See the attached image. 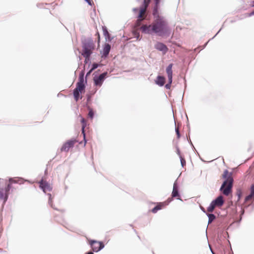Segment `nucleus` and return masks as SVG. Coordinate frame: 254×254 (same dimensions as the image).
<instances>
[{
	"label": "nucleus",
	"instance_id": "nucleus-14",
	"mask_svg": "<svg viewBox=\"0 0 254 254\" xmlns=\"http://www.w3.org/2000/svg\"><path fill=\"white\" fill-rule=\"evenodd\" d=\"M12 184V183L9 182V183L5 187V189H3L4 195L3 196V199H4V202L6 201L8 198L9 191L11 189Z\"/></svg>",
	"mask_w": 254,
	"mask_h": 254
},
{
	"label": "nucleus",
	"instance_id": "nucleus-10",
	"mask_svg": "<svg viewBox=\"0 0 254 254\" xmlns=\"http://www.w3.org/2000/svg\"><path fill=\"white\" fill-rule=\"evenodd\" d=\"M107 73V72H104L102 74H101L98 77H94V84L96 86H98L100 87L105 78Z\"/></svg>",
	"mask_w": 254,
	"mask_h": 254
},
{
	"label": "nucleus",
	"instance_id": "nucleus-16",
	"mask_svg": "<svg viewBox=\"0 0 254 254\" xmlns=\"http://www.w3.org/2000/svg\"><path fill=\"white\" fill-rule=\"evenodd\" d=\"M111 50V46L109 44H105L101 53L102 57L106 58Z\"/></svg>",
	"mask_w": 254,
	"mask_h": 254
},
{
	"label": "nucleus",
	"instance_id": "nucleus-27",
	"mask_svg": "<svg viewBox=\"0 0 254 254\" xmlns=\"http://www.w3.org/2000/svg\"><path fill=\"white\" fill-rule=\"evenodd\" d=\"M251 193L250 195L254 197V184L252 185L250 189Z\"/></svg>",
	"mask_w": 254,
	"mask_h": 254
},
{
	"label": "nucleus",
	"instance_id": "nucleus-1",
	"mask_svg": "<svg viewBox=\"0 0 254 254\" xmlns=\"http://www.w3.org/2000/svg\"><path fill=\"white\" fill-rule=\"evenodd\" d=\"M141 31L144 33H154L158 36H163L170 34V29L168 23L163 17L158 16L151 25H142L140 27Z\"/></svg>",
	"mask_w": 254,
	"mask_h": 254
},
{
	"label": "nucleus",
	"instance_id": "nucleus-20",
	"mask_svg": "<svg viewBox=\"0 0 254 254\" xmlns=\"http://www.w3.org/2000/svg\"><path fill=\"white\" fill-rule=\"evenodd\" d=\"M103 32L106 39H108V40L111 41V39H110V35L106 27H103Z\"/></svg>",
	"mask_w": 254,
	"mask_h": 254
},
{
	"label": "nucleus",
	"instance_id": "nucleus-8",
	"mask_svg": "<svg viewBox=\"0 0 254 254\" xmlns=\"http://www.w3.org/2000/svg\"><path fill=\"white\" fill-rule=\"evenodd\" d=\"M150 0H144L143 6L140 8L138 18L143 20L145 17L146 8L148 6Z\"/></svg>",
	"mask_w": 254,
	"mask_h": 254
},
{
	"label": "nucleus",
	"instance_id": "nucleus-35",
	"mask_svg": "<svg viewBox=\"0 0 254 254\" xmlns=\"http://www.w3.org/2000/svg\"><path fill=\"white\" fill-rule=\"evenodd\" d=\"M177 153L179 155L180 157V156H181V154H180V150H179V149L178 148L177 149Z\"/></svg>",
	"mask_w": 254,
	"mask_h": 254
},
{
	"label": "nucleus",
	"instance_id": "nucleus-6",
	"mask_svg": "<svg viewBox=\"0 0 254 254\" xmlns=\"http://www.w3.org/2000/svg\"><path fill=\"white\" fill-rule=\"evenodd\" d=\"M77 142V141L74 139L67 140L62 146L61 149V151L64 152L68 151L70 148L73 147L75 143H76Z\"/></svg>",
	"mask_w": 254,
	"mask_h": 254
},
{
	"label": "nucleus",
	"instance_id": "nucleus-7",
	"mask_svg": "<svg viewBox=\"0 0 254 254\" xmlns=\"http://www.w3.org/2000/svg\"><path fill=\"white\" fill-rule=\"evenodd\" d=\"M90 244L92 247V250L95 252H99L104 247V245L102 242L96 241H91L90 242Z\"/></svg>",
	"mask_w": 254,
	"mask_h": 254
},
{
	"label": "nucleus",
	"instance_id": "nucleus-38",
	"mask_svg": "<svg viewBox=\"0 0 254 254\" xmlns=\"http://www.w3.org/2000/svg\"><path fill=\"white\" fill-rule=\"evenodd\" d=\"M238 197H239V199L240 198V197H241V193H240L239 194V196H238Z\"/></svg>",
	"mask_w": 254,
	"mask_h": 254
},
{
	"label": "nucleus",
	"instance_id": "nucleus-30",
	"mask_svg": "<svg viewBox=\"0 0 254 254\" xmlns=\"http://www.w3.org/2000/svg\"><path fill=\"white\" fill-rule=\"evenodd\" d=\"M95 35L97 36V37L98 38V44H99L100 41V37L99 33L98 32H97Z\"/></svg>",
	"mask_w": 254,
	"mask_h": 254
},
{
	"label": "nucleus",
	"instance_id": "nucleus-19",
	"mask_svg": "<svg viewBox=\"0 0 254 254\" xmlns=\"http://www.w3.org/2000/svg\"><path fill=\"white\" fill-rule=\"evenodd\" d=\"M81 124H82V133L83 135L84 139L85 140V144L86 141L85 140V134L84 128L86 126V122L83 118L81 117Z\"/></svg>",
	"mask_w": 254,
	"mask_h": 254
},
{
	"label": "nucleus",
	"instance_id": "nucleus-12",
	"mask_svg": "<svg viewBox=\"0 0 254 254\" xmlns=\"http://www.w3.org/2000/svg\"><path fill=\"white\" fill-rule=\"evenodd\" d=\"M155 48L157 50L160 51H162L163 53V54H166L168 50L167 47L165 45L161 42H157L155 45Z\"/></svg>",
	"mask_w": 254,
	"mask_h": 254
},
{
	"label": "nucleus",
	"instance_id": "nucleus-34",
	"mask_svg": "<svg viewBox=\"0 0 254 254\" xmlns=\"http://www.w3.org/2000/svg\"><path fill=\"white\" fill-rule=\"evenodd\" d=\"M156 2V4L158 5L160 2V0H155Z\"/></svg>",
	"mask_w": 254,
	"mask_h": 254
},
{
	"label": "nucleus",
	"instance_id": "nucleus-26",
	"mask_svg": "<svg viewBox=\"0 0 254 254\" xmlns=\"http://www.w3.org/2000/svg\"><path fill=\"white\" fill-rule=\"evenodd\" d=\"M180 160L182 167L185 166L186 163L185 159L184 158H183L182 156H180Z\"/></svg>",
	"mask_w": 254,
	"mask_h": 254
},
{
	"label": "nucleus",
	"instance_id": "nucleus-2",
	"mask_svg": "<svg viewBox=\"0 0 254 254\" xmlns=\"http://www.w3.org/2000/svg\"><path fill=\"white\" fill-rule=\"evenodd\" d=\"M223 179H225L220 188V190L225 195H228L232 192L233 179L232 174L227 170H225L222 175Z\"/></svg>",
	"mask_w": 254,
	"mask_h": 254
},
{
	"label": "nucleus",
	"instance_id": "nucleus-28",
	"mask_svg": "<svg viewBox=\"0 0 254 254\" xmlns=\"http://www.w3.org/2000/svg\"><path fill=\"white\" fill-rule=\"evenodd\" d=\"M98 64H96V63H94L93 64H92V67L91 68V70H94V69H95L96 68H97L98 67Z\"/></svg>",
	"mask_w": 254,
	"mask_h": 254
},
{
	"label": "nucleus",
	"instance_id": "nucleus-17",
	"mask_svg": "<svg viewBox=\"0 0 254 254\" xmlns=\"http://www.w3.org/2000/svg\"><path fill=\"white\" fill-rule=\"evenodd\" d=\"M172 196L173 197H176L178 199H181L180 195L179 193L178 186L176 183L174 184Z\"/></svg>",
	"mask_w": 254,
	"mask_h": 254
},
{
	"label": "nucleus",
	"instance_id": "nucleus-24",
	"mask_svg": "<svg viewBox=\"0 0 254 254\" xmlns=\"http://www.w3.org/2000/svg\"><path fill=\"white\" fill-rule=\"evenodd\" d=\"M142 20V19H139L138 18L136 21V23L135 24V28H136V29H138V27L140 26V25H141V21Z\"/></svg>",
	"mask_w": 254,
	"mask_h": 254
},
{
	"label": "nucleus",
	"instance_id": "nucleus-23",
	"mask_svg": "<svg viewBox=\"0 0 254 254\" xmlns=\"http://www.w3.org/2000/svg\"><path fill=\"white\" fill-rule=\"evenodd\" d=\"M88 117L91 119H92L94 116V112L93 110L91 109H89V111L88 114Z\"/></svg>",
	"mask_w": 254,
	"mask_h": 254
},
{
	"label": "nucleus",
	"instance_id": "nucleus-18",
	"mask_svg": "<svg viewBox=\"0 0 254 254\" xmlns=\"http://www.w3.org/2000/svg\"><path fill=\"white\" fill-rule=\"evenodd\" d=\"M155 82L157 84L160 86H162L164 85L165 82V78L162 76H158L157 77Z\"/></svg>",
	"mask_w": 254,
	"mask_h": 254
},
{
	"label": "nucleus",
	"instance_id": "nucleus-11",
	"mask_svg": "<svg viewBox=\"0 0 254 254\" xmlns=\"http://www.w3.org/2000/svg\"><path fill=\"white\" fill-rule=\"evenodd\" d=\"M39 187L43 190L44 192L51 191L52 187L50 185L44 180H41L39 183Z\"/></svg>",
	"mask_w": 254,
	"mask_h": 254
},
{
	"label": "nucleus",
	"instance_id": "nucleus-3",
	"mask_svg": "<svg viewBox=\"0 0 254 254\" xmlns=\"http://www.w3.org/2000/svg\"><path fill=\"white\" fill-rule=\"evenodd\" d=\"M95 47L94 43L91 40L85 41L83 43L81 55L85 58V63L90 60V56L93 53Z\"/></svg>",
	"mask_w": 254,
	"mask_h": 254
},
{
	"label": "nucleus",
	"instance_id": "nucleus-4",
	"mask_svg": "<svg viewBox=\"0 0 254 254\" xmlns=\"http://www.w3.org/2000/svg\"><path fill=\"white\" fill-rule=\"evenodd\" d=\"M85 88L83 76V75L80 76L79 81L76 83V87L73 90V96L76 101H77L79 98H81V97H80V93H84Z\"/></svg>",
	"mask_w": 254,
	"mask_h": 254
},
{
	"label": "nucleus",
	"instance_id": "nucleus-32",
	"mask_svg": "<svg viewBox=\"0 0 254 254\" xmlns=\"http://www.w3.org/2000/svg\"><path fill=\"white\" fill-rule=\"evenodd\" d=\"M89 5H92L93 2L92 0H85Z\"/></svg>",
	"mask_w": 254,
	"mask_h": 254
},
{
	"label": "nucleus",
	"instance_id": "nucleus-15",
	"mask_svg": "<svg viewBox=\"0 0 254 254\" xmlns=\"http://www.w3.org/2000/svg\"><path fill=\"white\" fill-rule=\"evenodd\" d=\"M254 197L251 195H248L245 197V201L244 202V207H248L254 201Z\"/></svg>",
	"mask_w": 254,
	"mask_h": 254
},
{
	"label": "nucleus",
	"instance_id": "nucleus-36",
	"mask_svg": "<svg viewBox=\"0 0 254 254\" xmlns=\"http://www.w3.org/2000/svg\"><path fill=\"white\" fill-rule=\"evenodd\" d=\"M253 15H254V11H253V12H252L250 14V16Z\"/></svg>",
	"mask_w": 254,
	"mask_h": 254
},
{
	"label": "nucleus",
	"instance_id": "nucleus-13",
	"mask_svg": "<svg viewBox=\"0 0 254 254\" xmlns=\"http://www.w3.org/2000/svg\"><path fill=\"white\" fill-rule=\"evenodd\" d=\"M173 66V64H170L166 69V73L168 76V80L170 82H172V78H173V71L172 67Z\"/></svg>",
	"mask_w": 254,
	"mask_h": 254
},
{
	"label": "nucleus",
	"instance_id": "nucleus-29",
	"mask_svg": "<svg viewBox=\"0 0 254 254\" xmlns=\"http://www.w3.org/2000/svg\"><path fill=\"white\" fill-rule=\"evenodd\" d=\"M175 130H176V134L177 135V137H178V138H179L180 137V134L179 128L176 127Z\"/></svg>",
	"mask_w": 254,
	"mask_h": 254
},
{
	"label": "nucleus",
	"instance_id": "nucleus-37",
	"mask_svg": "<svg viewBox=\"0 0 254 254\" xmlns=\"http://www.w3.org/2000/svg\"><path fill=\"white\" fill-rule=\"evenodd\" d=\"M86 254H94L92 252H89L87 253Z\"/></svg>",
	"mask_w": 254,
	"mask_h": 254
},
{
	"label": "nucleus",
	"instance_id": "nucleus-31",
	"mask_svg": "<svg viewBox=\"0 0 254 254\" xmlns=\"http://www.w3.org/2000/svg\"><path fill=\"white\" fill-rule=\"evenodd\" d=\"M171 84H172V82H170V81H169V83L168 84H166L165 87L167 89H170V87H171Z\"/></svg>",
	"mask_w": 254,
	"mask_h": 254
},
{
	"label": "nucleus",
	"instance_id": "nucleus-9",
	"mask_svg": "<svg viewBox=\"0 0 254 254\" xmlns=\"http://www.w3.org/2000/svg\"><path fill=\"white\" fill-rule=\"evenodd\" d=\"M171 201H172V198H169L168 199L167 201L159 202V203H157V205L155 207H154L151 210V211L153 213H156L158 210H161L163 208L165 207Z\"/></svg>",
	"mask_w": 254,
	"mask_h": 254
},
{
	"label": "nucleus",
	"instance_id": "nucleus-21",
	"mask_svg": "<svg viewBox=\"0 0 254 254\" xmlns=\"http://www.w3.org/2000/svg\"><path fill=\"white\" fill-rule=\"evenodd\" d=\"M8 181L12 184H21L22 182L21 179L15 178H10Z\"/></svg>",
	"mask_w": 254,
	"mask_h": 254
},
{
	"label": "nucleus",
	"instance_id": "nucleus-5",
	"mask_svg": "<svg viewBox=\"0 0 254 254\" xmlns=\"http://www.w3.org/2000/svg\"><path fill=\"white\" fill-rule=\"evenodd\" d=\"M223 197L222 195L219 196L215 200L212 201L210 205L207 207V210L209 212H212L216 207H221L224 204Z\"/></svg>",
	"mask_w": 254,
	"mask_h": 254
},
{
	"label": "nucleus",
	"instance_id": "nucleus-22",
	"mask_svg": "<svg viewBox=\"0 0 254 254\" xmlns=\"http://www.w3.org/2000/svg\"><path fill=\"white\" fill-rule=\"evenodd\" d=\"M208 216L209 218L208 223H211L215 219V216L213 214H209Z\"/></svg>",
	"mask_w": 254,
	"mask_h": 254
},
{
	"label": "nucleus",
	"instance_id": "nucleus-33",
	"mask_svg": "<svg viewBox=\"0 0 254 254\" xmlns=\"http://www.w3.org/2000/svg\"><path fill=\"white\" fill-rule=\"evenodd\" d=\"M93 70H91V69L87 73L86 76H88L91 74Z\"/></svg>",
	"mask_w": 254,
	"mask_h": 254
},
{
	"label": "nucleus",
	"instance_id": "nucleus-39",
	"mask_svg": "<svg viewBox=\"0 0 254 254\" xmlns=\"http://www.w3.org/2000/svg\"><path fill=\"white\" fill-rule=\"evenodd\" d=\"M253 3H254V1H253Z\"/></svg>",
	"mask_w": 254,
	"mask_h": 254
},
{
	"label": "nucleus",
	"instance_id": "nucleus-25",
	"mask_svg": "<svg viewBox=\"0 0 254 254\" xmlns=\"http://www.w3.org/2000/svg\"><path fill=\"white\" fill-rule=\"evenodd\" d=\"M49 195V203L51 205V207H53V198L52 197V195L51 194H48Z\"/></svg>",
	"mask_w": 254,
	"mask_h": 254
}]
</instances>
